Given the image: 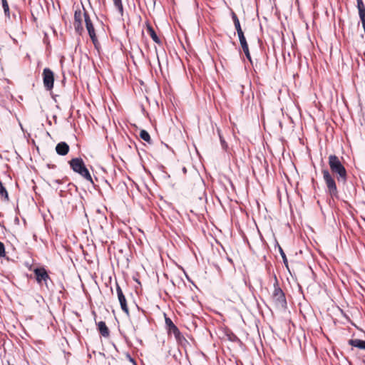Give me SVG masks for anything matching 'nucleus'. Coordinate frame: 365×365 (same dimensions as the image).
<instances>
[{"mask_svg":"<svg viewBox=\"0 0 365 365\" xmlns=\"http://www.w3.org/2000/svg\"><path fill=\"white\" fill-rule=\"evenodd\" d=\"M328 163L331 171L336 175L338 182L344 184L347 179V173L339 158L335 155H330Z\"/></svg>","mask_w":365,"mask_h":365,"instance_id":"nucleus-1","label":"nucleus"},{"mask_svg":"<svg viewBox=\"0 0 365 365\" xmlns=\"http://www.w3.org/2000/svg\"><path fill=\"white\" fill-rule=\"evenodd\" d=\"M274 291L272 295V299L275 306L277 308L285 309L287 307V301L284 293L279 287V283L276 275H274Z\"/></svg>","mask_w":365,"mask_h":365,"instance_id":"nucleus-2","label":"nucleus"},{"mask_svg":"<svg viewBox=\"0 0 365 365\" xmlns=\"http://www.w3.org/2000/svg\"><path fill=\"white\" fill-rule=\"evenodd\" d=\"M69 165L71 169L78 173L86 180L93 182L91 175L89 173L88 170L86 168L83 160L81 158H73L69 161Z\"/></svg>","mask_w":365,"mask_h":365,"instance_id":"nucleus-3","label":"nucleus"},{"mask_svg":"<svg viewBox=\"0 0 365 365\" xmlns=\"http://www.w3.org/2000/svg\"><path fill=\"white\" fill-rule=\"evenodd\" d=\"M323 178L327 186V192L332 198H338V190L334 177L327 169L322 170Z\"/></svg>","mask_w":365,"mask_h":365,"instance_id":"nucleus-4","label":"nucleus"},{"mask_svg":"<svg viewBox=\"0 0 365 365\" xmlns=\"http://www.w3.org/2000/svg\"><path fill=\"white\" fill-rule=\"evenodd\" d=\"M86 27L88 31V33L89 34V36L93 41V44L96 46V43L98 42V39L96 35L95 29L93 25V23L90 19V16L88 14L86 11H84L83 13Z\"/></svg>","mask_w":365,"mask_h":365,"instance_id":"nucleus-5","label":"nucleus"},{"mask_svg":"<svg viewBox=\"0 0 365 365\" xmlns=\"http://www.w3.org/2000/svg\"><path fill=\"white\" fill-rule=\"evenodd\" d=\"M36 279L37 282L41 285L43 283L45 284L46 287H48V280L50 279V277L48 274L46 270L44 268H36L34 270Z\"/></svg>","mask_w":365,"mask_h":365,"instance_id":"nucleus-6","label":"nucleus"},{"mask_svg":"<svg viewBox=\"0 0 365 365\" xmlns=\"http://www.w3.org/2000/svg\"><path fill=\"white\" fill-rule=\"evenodd\" d=\"M43 80L45 88L48 91L51 90L53 87L54 75L51 69L48 68L43 69Z\"/></svg>","mask_w":365,"mask_h":365,"instance_id":"nucleus-7","label":"nucleus"},{"mask_svg":"<svg viewBox=\"0 0 365 365\" xmlns=\"http://www.w3.org/2000/svg\"><path fill=\"white\" fill-rule=\"evenodd\" d=\"M165 321L168 329V332L170 334H173V335L175 336V339L178 341H180L182 338H183L179 329L174 324V323L170 318L165 317Z\"/></svg>","mask_w":365,"mask_h":365,"instance_id":"nucleus-8","label":"nucleus"},{"mask_svg":"<svg viewBox=\"0 0 365 365\" xmlns=\"http://www.w3.org/2000/svg\"><path fill=\"white\" fill-rule=\"evenodd\" d=\"M116 292H117L118 298V300H119V302H120V304L122 310L127 315H128L129 314V309H128V307L127 306L125 297V296H124V294L123 293V291H122L121 288L120 287V286L118 284H117V286H116Z\"/></svg>","mask_w":365,"mask_h":365,"instance_id":"nucleus-9","label":"nucleus"},{"mask_svg":"<svg viewBox=\"0 0 365 365\" xmlns=\"http://www.w3.org/2000/svg\"><path fill=\"white\" fill-rule=\"evenodd\" d=\"M56 151L59 155H66L69 151V145L66 142H61L56 145Z\"/></svg>","mask_w":365,"mask_h":365,"instance_id":"nucleus-10","label":"nucleus"},{"mask_svg":"<svg viewBox=\"0 0 365 365\" xmlns=\"http://www.w3.org/2000/svg\"><path fill=\"white\" fill-rule=\"evenodd\" d=\"M98 329L103 336H109L110 331L104 322H99L98 323Z\"/></svg>","mask_w":365,"mask_h":365,"instance_id":"nucleus-11","label":"nucleus"},{"mask_svg":"<svg viewBox=\"0 0 365 365\" xmlns=\"http://www.w3.org/2000/svg\"><path fill=\"white\" fill-rule=\"evenodd\" d=\"M231 15H232V19L234 22L235 28L237 32V35L243 34L244 32L242 31V29L241 28L240 20H239L237 16L236 15V14L234 11H232Z\"/></svg>","mask_w":365,"mask_h":365,"instance_id":"nucleus-12","label":"nucleus"},{"mask_svg":"<svg viewBox=\"0 0 365 365\" xmlns=\"http://www.w3.org/2000/svg\"><path fill=\"white\" fill-rule=\"evenodd\" d=\"M349 344L352 346L357 347L360 349H365V341L361 339H350Z\"/></svg>","mask_w":365,"mask_h":365,"instance_id":"nucleus-13","label":"nucleus"},{"mask_svg":"<svg viewBox=\"0 0 365 365\" xmlns=\"http://www.w3.org/2000/svg\"><path fill=\"white\" fill-rule=\"evenodd\" d=\"M147 31L148 34L150 36L151 38L153 40L154 42L157 43H160V40L157 36L155 31H154L153 28L150 25L147 24Z\"/></svg>","mask_w":365,"mask_h":365,"instance_id":"nucleus-14","label":"nucleus"},{"mask_svg":"<svg viewBox=\"0 0 365 365\" xmlns=\"http://www.w3.org/2000/svg\"><path fill=\"white\" fill-rule=\"evenodd\" d=\"M0 197L5 201L9 200L8 192L1 181H0Z\"/></svg>","mask_w":365,"mask_h":365,"instance_id":"nucleus-15","label":"nucleus"},{"mask_svg":"<svg viewBox=\"0 0 365 365\" xmlns=\"http://www.w3.org/2000/svg\"><path fill=\"white\" fill-rule=\"evenodd\" d=\"M359 16L365 15V6L362 0H356Z\"/></svg>","mask_w":365,"mask_h":365,"instance_id":"nucleus-16","label":"nucleus"},{"mask_svg":"<svg viewBox=\"0 0 365 365\" xmlns=\"http://www.w3.org/2000/svg\"><path fill=\"white\" fill-rule=\"evenodd\" d=\"M113 4L121 16L123 14V6L121 0H113Z\"/></svg>","mask_w":365,"mask_h":365,"instance_id":"nucleus-17","label":"nucleus"},{"mask_svg":"<svg viewBox=\"0 0 365 365\" xmlns=\"http://www.w3.org/2000/svg\"><path fill=\"white\" fill-rule=\"evenodd\" d=\"M2 7L4 9V11L5 14V16L10 19V11H9V6L7 2V0H1Z\"/></svg>","mask_w":365,"mask_h":365,"instance_id":"nucleus-18","label":"nucleus"},{"mask_svg":"<svg viewBox=\"0 0 365 365\" xmlns=\"http://www.w3.org/2000/svg\"><path fill=\"white\" fill-rule=\"evenodd\" d=\"M140 137L145 141L150 143L151 138L150 134L145 130H141L140 132Z\"/></svg>","mask_w":365,"mask_h":365,"instance_id":"nucleus-19","label":"nucleus"},{"mask_svg":"<svg viewBox=\"0 0 365 365\" xmlns=\"http://www.w3.org/2000/svg\"><path fill=\"white\" fill-rule=\"evenodd\" d=\"M240 45L242 46V48H247L248 47V44L247 43L246 38L245 37L244 33L238 35Z\"/></svg>","mask_w":365,"mask_h":365,"instance_id":"nucleus-20","label":"nucleus"},{"mask_svg":"<svg viewBox=\"0 0 365 365\" xmlns=\"http://www.w3.org/2000/svg\"><path fill=\"white\" fill-rule=\"evenodd\" d=\"M75 23H81L82 21V14L80 10L76 11L74 13Z\"/></svg>","mask_w":365,"mask_h":365,"instance_id":"nucleus-21","label":"nucleus"},{"mask_svg":"<svg viewBox=\"0 0 365 365\" xmlns=\"http://www.w3.org/2000/svg\"><path fill=\"white\" fill-rule=\"evenodd\" d=\"M74 26L76 31L79 34H81L83 31V28L82 26L81 23H74Z\"/></svg>","mask_w":365,"mask_h":365,"instance_id":"nucleus-22","label":"nucleus"},{"mask_svg":"<svg viewBox=\"0 0 365 365\" xmlns=\"http://www.w3.org/2000/svg\"><path fill=\"white\" fill-rule=\"evenodd\" d=\"M279 250L280 255H281V256H282V257L283 259L284 264L286 266H287L288 262H287V259L285 253L284 252L283 250L280 247H279Z\"/></svg>","mask_w":365,"mask_h":365,"instance_id":"nucleus-23","label":"nucleus"},{"mask_svg":"<svg viewBox=\"0 0 365 365\" xmlns=\"http://www.w3.org/2000/svg\"><path fill=\"white\" fill-rule=\"evenodd\" d=\"M217 133H218V135H219V137H220V143H221V145H222V147L223 149H226L227 147V145L225 142V140L222 138V137L220 135V130L218 129L217 130Z\"/></svg>","mask_w":365,"mask_h":365,"instance_id":"nucleus-24","label":"nucleus"},{"mask_svg":"<svg viewBox=\"0 0 365 365\" xmlns=\"http://www.w3.org/2000/svg\"><path fill=\"white\" fill-rule=\"evenodd\" d=\"M5 247L3 242L0 241V257L5 256Z\"/></svg>","mask_w":365,"mask_h":365,"instance_id":"nucleus-25","label":"nucleus"},{"mask_svg":"<svg viewBox=\"0 0 365 365\" xmlns=\"http://www.w3.org/2000/svg\"><path fill=\"white\" fill-rule=\"evenodd\" d=\"M247 58L250 61L252 62V60H251V56H250V51H249V47H247V48H244L242 49Z\"/></svg>","mask_w":365,"mask_h":365,"instance_id":"nucleus-26","label":"nucleus"},{"mask_svg":"<svg viewBox=\"0 0 365 365\" xmlns=\"http://www.w3.org/2000/svg\"><path fill=\"white\" fill-rule=\"evenodd\" d=\"M365 33V15L359 16Z\"/></svg>","mask_w":365,"mask_h":365,"instance_id":"nucleus-27","label":"nucleus"},{"mask_svg":"<svg viewBox=\"0 0 365 365\" xmlns=\"http://www.w3.org/2000/svg\"><path fill=\"white\" fill-rule=\"evenodd\" d=\"M61 183V180H52V184H60Z\"/></svg>","mask_w":365,"mask_h":365,"instance_id":"nucleus-28","label":"nucleus"}]
</instances>
